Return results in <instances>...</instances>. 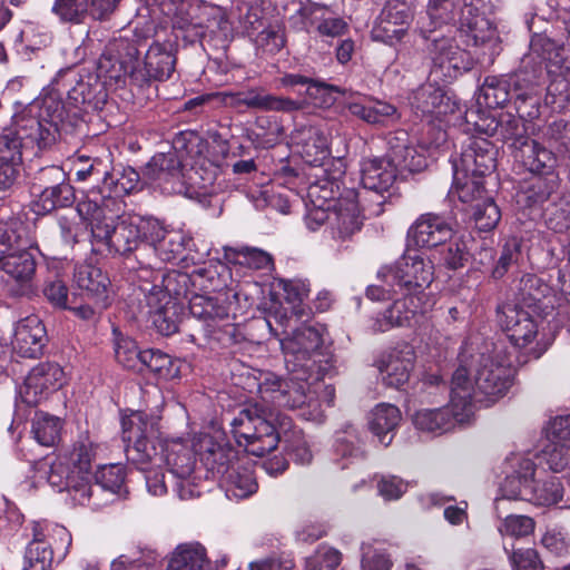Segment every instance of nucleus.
Returning <instances> with one entry per match:
<instances>
[{
  "label": "nucleus",
  "instance_id": "1",
  "mask_svg": "<svg viewBox=\"0 0 570 570\" xmlns=\"http://www.w3.org/2000/svg\"><path fill=\"white\" fill-rule=\"evenodd\" d=\"M122 440L129 461L146 470V464L168 468L171 478H187L194 472L197 455L181 438H157V420L136 411L121 420Z\"/></svg>",
  "mask_w": 570,
  "mask_h": 570
},
{
  "label": "nucleus",
  "instance_id": "2",
  "mask_svg": "<svg viewBox=\"0 0 570 570\" xmlns=\"http://www.w3.org/2000/svg\"><path fill=\"white\" fill-rule=\"evenodd\" d=\"M61 100L53 96L36 99L12 117L11 130L26 146L46 148L56 141L60 131H69L73 124L68 119Z\"/></svg>",
  "mask_w": 570,
  "mask_h": 570
},
{
  "label": "nucleus",
  "instance_id": "3",
  "mask_svg": "<svg viewBox=\"0 0 570 570\" xmlns=\"http://www.w3.org/2000/svg\"><path fill=\"white\" fill-rule=\"evenodd\" d=\"M463 366L468 373V382L472 386V400L479 402H495L502 397L512 384L513 368L511 354L503 342L491 343L484 346L472 365Z\"/></svg>",
  "mask_w": 570,
  "mask_h": 570
},
{
  "label": "nucleus",
  "instance_id": "4",
  "mask_svg": "<svg viewBox=\"0 0 570 570\" xmlns=\"http://www.w3.org/2000/svg\"><path fill=\"white\" fill-rule=\"evenodd\" d=\"M469 373L458 367L451 381L450 403L441 409H423L413 416L414 425L426 432H446L455 423H465L473 414L472 386L468 382Z\"/></svg>",
  "mask_w": 570,
  "mask_h": 570
},
{
  "label": "nucleus",
  "instance_id": "5",
  "mask_svg": "<svg viewBox=\"0 0 570 570\" xmlns=\"http://www.w3.org/2000/svg\"><path fill=\"white\" fill-rule=\"evenodd\" d=\"M292 374L282 379L274 373H261L257 379V391L263 401L272 402L278 406L292 410H302L306 420H318L321 416L320 403L315 392L309 389L307 377Z\"/></svg>",
  "mask_w": 570,
  "mask_h": 570
},
{
  "label": "nucleus",
  "instance_id": "6",
  "mask_svg": "<svg viewBox=\"0 0 570 570\" xmlns=\"http://www.w3.org/2000/svg\"><path fill=\"white\" fill-rule=\"evenodd\" d=\"M188 282V274L174 271L163 276V286L154 285L146 289V314L161 335L168 336L177 332L180 309L177 299L186 295Z\"/></svg>",
  "mask_w": 570,
  "mask_h": 570
},
{
  "label": "nucleus",
  "instance_id": "7",
  "mask_svg": "<svg viewBox=\"0 0 570 570\" xmlns=\"http://www.w3.org/2000/svg\"><path fill=\"white\" fill-rule=\"evenodd\" d=\"M377 276L395 294L412 295L430 302L426 288L433 281V263L417 252H406L392 265L380 268Z\"/></svg>",
  "mask_w": 570,
  "mask_h": 570
},
{
  "label": "nucleus",
  "instance_id": "8",
  "mask_svg": "<svg viewBox=\"0 0 570 570\" xmlns=\"http://www.w3.org/2000/svg\"><path fill=\"white\" fill-rule=\"evenodd\" d=\"M480 98L489 108L503 107L514 98V104L521 117H534L535 111H527V104L531 107L538 105L537 82L534 77L524 70L503 77H487L481 89Z\"/></svg>",
  "mask_w": 570,
  "mask_h": 570
},
{
  "label": "nucleus",
  "instance_id": "9",
  "mask_svg": "<svg viewBox=\"0 0 570 570\" xmlns=\"http://www.w3.org/2000/svg\"><path fill=\"white\" fill-rule=\"evenodd\" d=\"M32 537L24 553L26 570H49L55 550L65 557L72 541L70 532L63 525L49 521L35 522Z\"/></svg>",
  "mask_w": 570,
  "mask_h": 570
},
{
  "label": "nucleus",
  "instance_id": "10",
  "mask_svg": "<svg viewBox=\"0 0 570 570\" xmlns=\"http://www.w3.org/2000/svg\"><path fill=\"white\" fill-rule=\"evenodd\" d=\"M196 167H191L187 173L177 151L156 154L147 164L145 177L156 188L164 194H188L190 189L202 187Z\"/></svg>",
  "mask_w": 570,
  "mask_h": 570
},
{
  "label": "nucleus",
  "instance_id": "11",
  "mask_svg": "<svg viewBox=\"0 0 570 570\" xmlns=\"http://www.w3.org/2000/svg\"><path fill=\"white\" fill-rule=\"evenodd\" d=\"M498 323L514 346L525 348L535 358L547 350V344L537 340L539 325L527 309L512 304L503 305L498 309Z\"/></svg>",
  "mask_w": 570,
  "mask_h": 570
},
{
  "label": "nucleus",
  "instance_id": "12",
  "mask_svg": "<svg viewBox=\"0 0 570 570\" xmlns=\"http://www.w3.org/2000/svg\"><path fill=\"white\" fill-rule=\"evenodd\" d=\"M432 59L431 75L442 81H451L473 67L470 53L461 49L452 37L432 39L429 47Z\"/></svg>",
  "mask_w": 570,
  "mask_h": 570
},
{
  "label": "nucleus",
  "instance_id": "13",
  "mask_svg": "<svg viewBox=\"0 0 570 570\" xmlns=\"http://www.w3.org/2000/svg\"><path fill=\"white\" fill-rule=\"evenodd\" d=\"M507 124L504 125V119L502 118L495 129H500L502 137L505 139L515 137V157L533 174L552 173L556 166L553 154L535 140L522 136L518 137L520 134V120L511 116H507Z\"/></svg>",
  "mask_w": 570,
  "mask_h": 570
},
{
  "label": "nucleus",
  "instance_id": "14",
  "mask_svg": "<svg viewBox=\"0 0 570 570\" xmlns=\"http://www.w3.org/2000/svg\"><path fill=\"white\" fill-rule=\"evenodd\" d=\"M322 346V333L311 325H302L282 341L287 364L292 362L294 367H302L304 375L321 362Z\"/></svg>",
  "mask_w": 570,
  "mask_h": 570
},
{
  "label": "nucleus",
  "instance_id": "15",
  "mask_svg": "<svg viewBox=\"0 0 570 570\" xmlns=\"http://www.w3.org/2000/svg\"><path fill=\"white\" fill-rule=\"evenodd\" d=\"M66 382L63 370L56 363H40L26 376L19 389L23 403L35 406L63 386Z\"/></svg>",
  "mask_w": 570,
  "mask_h": 570
},
{
  "label": "nucleus",
  "instance_id": "16",
  "mask_svg": "<svg viewBox=\"0 0 570 570\" xmlns=\"http://www.w3.org/2000/svg\"><path fill=\"white\" fill-rule=\"evenodd\" d=\"M360 173L364 189L374 193L376 197V207L371 209V214L380 215L386 199L384 194L389 193L396 178L393 163L385 157H366L360 163Z\"/></svg>",
  "mask_w": 570,
  "mask_h": 570
},
{
  "label": "nucleus",
  "instance_id": "17",
  "mask_svg": "<svg viewBox=\"0 0 570 570\" xmlns=\"http://www.w3.org/2000/svg\"><path fill=\"white\" fill-rule=\"evenodd\" d=\"M176 66V51L173 42H153L144 60V69L131 68L130 77L139 85L150 80H167L174 72Z\"/></svg>",
  "mask_w": 570,
  "mask_h": 570
},
{
  "label": "nucleus",
  "instance_id": "18",
  "mask_svg": "<svg viewBox=\"0 0 570 570\" xmlns=\"http://www.w3.org/2000/svg\"><path fill=\"white\" fill-rule=\"evenodd\" d=\"M95 238L105 243L110 252L126 255L135 250L140 244L139 227L136 216L118 217L116 222L110 219L106 226L95 229Z\"/></svg>",
  "mask_w": 570,
  "mask_h": 570
},
{
  "label": "nucleus",
  "instance_id": "19",
  "mask_svg": "<svg viewBox=\"0 0 570 570\" xmlns=\"http://www.w3.org/2000/svg\"><path fill=\"white\" fill-rule=\"evenodd\" d=\"M451 224L438 214L426 213L420 215L411 225L407 236L417 247L433 248L441 246L453 236Z\"/></svg>",
  "mask_w": 570,
  "mask_h": 570
},
{
  "label": "nucleus",
  "instance_id": "20",
  "mask_svg": "<svg viewBox=\"0 0 570 570\" xmlns=\"http://www.w3.org/2000/svg\"><path fill=\"white\" fill-rule=\"evenodd\" d=\"M415 352L407 343L396 345L377 362L385 385L400 389L407 383L413 370Z\"/></svg>",
  "mask_w": 570,
  "mask_h": 570
},
{
  "label": "nucleus",
  "instance_id": "21",
  "mask_svg": "<svg viewBox=\"0 0 570 570\" xmlns=\"http://www.w3.org/2000/svg\"><path fill=\"white\" fill-rule=\"evenodd\" d=\"M194 451L207 470L219 478L234 465L236 460L242 459L233 448L216 442L213 436L206 433H200L194 438Z\"/></svg>",
  "mask_w": 570,
  "mask_h": 570
},
{
  "label": "nucleus",
  "instance_id": "22",
  "mask_svg": "<svg viewBox=\"0 0 570 570\" xmlns=\"http://www.w3.org/2000/svg\"><path fill=\"white\" fill-rule=\"evenodd\" d=\"M73 283L80 295L99 307L110 305V279L101 268L92 264H80L75 268Z\"/></svg>",
  "mask_w": 570,
  "mask_h": 570
},
{
  "label": "nucleus",
  "instance_id": "23",
  "mask_svg": "<svg viewBox=\"0 0 570 570\" xmlns=\"http://www.w3.org/2000/svg\"><path fill=\"white\" fill-rule=\"evenodd\" d=\"M495 149L492 142L483 137H469L464 142L461 156L454 159L459 169L471 175L485 176L495 168Z\"/></svg>",
  "mask_w": 570,
  "mask_h": 570
},
{
  "label": "nucleus",
  "instance_id": "24",
  "mask_svg": "<svg viewBox=\"0 0 570 570\" xmlns=\"http://www.w3.org/2000/svg\"><path fill=\"white\" fill-rule=\"evenodd\" d=\"M274 414L257 411L255 419L254 441L248 444V453L255 456H264L275 450L281 440V434L286 433L291 421L286 416L277 417L278 426L273 422Z\"/></svg>",
  "mask_w": 570,
  "mask_h": 570
},
{
  "label": "nucleus",
  "instance_id": "25",
  "mask_svg": "<svg viewBox=\"0 0 570 570\" xmlns=\"http://www.w3.org/2000/svg\"><path fill=\"white\" fill-rule=\"evenodd\" d=\"M392 298V305L374 323V330L377 332L407 325L416 314L423 313L430 305L429 301L412 295H397Z\"/></svg>",
  "mask_w": 570,
  "mask_h": 570
},
{
  "label": "nucleus",
  "instance_id": "26",
  "mask_svg": "<svg viewBox=\"0 0 570 570\" xmlns=\"http://www.w3.org/2000/svg\"><path fill=\"white\" fill-rule=\"evenodd\" d=\"M362 227L358 204L355 194L350 190L338 206L332 210L330 233L335 240L350 239Z\"/></svg>",
  "mask_w": 570,
  "mask_h": 570
},
{
  "label": "nucleus",
  "instance_id": "27",
  "mask_svg": "<svg viewBox=\"0 0 570 570\" xmlns=\"http://www.w3.org/2000/svg\"><path fill=\"white\" fill-rule=\"evenodd\" d=\"M46 341V328L37 315L27 316L17 324L13 347L22 357H38Z\"/></svg>",
  "mask_w": 570,
  "mask_h": 570
},
{
  "label": "nucleus",
  "instance_id": "28",
  "mask_svg": "<svg viewBox=\"0 0 570 570\" xmlns=\"http://www.w3.org/2000/svg\"><path fill=\"white\" fill-rule=\"evenodd\" d=\"M459 21L462 28H466L468 36L475 46H483L494 53L499 45L497 28L492 22L479 13V10L472 4L466 3L460 11Z\"/></svg>",
  "mask_w": 570,
  "mask_h": 570
},
{
  "label": "nucleus",
  "instance_id": "29",
  "mask_svg": "<svg viewBox=\"0 0 570 570\" xmlns=\"http://www.w3.org/2000/svg\"><path fill=\"white\" fill-rule=\"evenodd\" d=\"M225 97L230 98L235 107L246 106L247 108L272 110V111H296L303 108V104L282 96L265 94L261 89H250L244 92H228Z\"/></svg>",
  "mask_w": 570,
  "mask_h": 570
},
{
  "label": "nucleus",
  "instance_id": "30",
  "mask_svg": "<svg viewBox=\"0 0 570 570\" xmlns=\"http://www.w3.org/2000/svg\"><path fill=\"white\" fill-rule=\"evenodd\" d=\"M47 479L52 489L59 492L67 491L76 503L85 505L90 502L92 485L85 484L76 476L75 471L62 462L51 464Z\"/></svg>",
  "mask_w": 570,
  "mask_h": 570
},
{
  "label": "nucleus",
  "instance_id": "31",
  "mask_svg": "<svg viewBox=\"0 0 570 570\" xmlns=\"http://www.w3.org/2000/svg\"><path fill=\"white\" fill-rule=\"evenodd\" d=\"M389 161L393 163L395 171L404 169L420 171L426 166L425 157L410 142L405 131H397L387 140Z\"/></svg>",
  "mask_w": 570,
  "mask_h": 570
},
{
  "label": "nucleus",
  "instance_id": "32",
  "mask_svg": "<svg viewBox=\"0 0 570 570\" xmlns=\"http://www.w3.org/2000/svg\"><path fill=\"white\" fill-rule=\"evenodd\" d=\"M107 96V89L99 76L89 70H83L68 91V99L75 106L87 105L95 109L106 102Z\"/></svg>",
  "mask_w": 570,
  "mask_h": 570
},
{
  "label": "nucleus",
  "instance_id": "33",
  "mask_svg": "<svg viewBox=\"0 0 570 570\" xmlns=\"http://www.w3.org/2000/svg\"><path fill=\"white\" fill-rule=\"evenodd\" d=\"M228 498L245 499L257 490V482L247 456L236 460L234 465L220 478Z\"/></svg>",
  "mask_w": 570,
  "mask_h": 570
},
{
  "label": "nucleus",
  "instance_id": "34",
  "mask_svg": "<svg viewBox=\"0 0 570 570\" xmlns=\"http://www.w3.org/2000/svg\"><path fill=\"white\" fill-rule=\"evenodd\" d=\"M412 105L422 114H434L438 117L454 114L459 109L455 100L431 83L420 87L414 92Z\"/></svg>",
  "mask_w": 570,
  "mask_h": 570
},
{
  "label": "nucleus",
  "instance_id": "35",
  "mask_svg": "<svg viewBox=\"0 0 570 570\" xmlns=\"http://www.w3.org/2000/svg\"><path fill=\"white\" fill-rule=\"evenodd\" d=\"M299 154L306 164L320 166L331 155L330 135L321 127L309 126L299 132Z\"/></svg>",
  "mask_w": 570,
  "mask_h": 570
},
{
  "label": "nucleus",
  "instance_id": "36",
  "mask_svg": "<svg viewBox=\"0 0 570 570\" xmlns=\"http://www.w3.org/2000/svg\"><path fill=\"white\" fill-rule=\"evenodd\" d=\"M229 154V144L220 134L212 135L210 142L207 144V155L199 156L193 165L198 170V177L202 187L212 184L216 178L218 168Z\"/></svg>",
  "mask_w": 570,
  "mask_h": 570
},
{
  "label": "nucleus",
  "instance_id": "37",
  "mask_svg": "<svg viewBox=\"0 0 570 570\" xmlns=\"http://www.w3.org/2000/svg\"><path fill=\"white\" fill-rule=\"evenodd\" d=\"M30 246H19L9 254L0 257V269L11 279L24 285L29 283L36 271L33 256L28 252Z\"/></svg>",
  "mask_w": 570,
  "mask_h": 570
},
{
  "label": "nucleus",
  "instance_id": "38",
  "mask_svg": "<svg viewBox=\"0 0 570 570\" xmlns=\"http://www.w3.org/2000/svg\"><path fill=\"white\" fill-rule=\"evenodd\" d=\"M400 421V410L393 404L382 403L371 412L368 426L374 435L379 438V441L387 446L393 440V432Z\"/></svg>",
  "mask_w": 570,
  "mask_h": 570
},
{
  "label": "nucleus",
  "instance_id": "39",
  "mask_svg": "<svg viewBox=\"0 0 570 570\" xmlns=\"http://www.w3.org/2000/svg\"><path fill=\"white\" fill-rule=\"evenodd\" d=\"M189 312L193 317L205 323V331L208 333L228 316V308L218 299L199 294L189 298Z\"/></svg>",
  "mask_w": 570,
  "mask_h": 570
},
{
  "label": "nucleus",
  "instance_id": "40",
  "mask_svg": "<svg viewBox=\"0 0 570 570\" xmlns=\"http://www.w3.org/2000/svg\"><path fill=\"white\" fill-rule=\"evenodd\" d=\"M453 193L462 203L482 202L485 196L484 176L471 175L459 169L456 161H453Z\"/></svg>",
  "mask_w": 570,
  "mask_h": 570
},
{
  "label": "nucleus",
  "instance_id": "41",
  "mask_svg": "<svg viewBox=\"0 0 570 570\" xmlns=\"http://www.w3.org/2000/svg\"><path fill=\"white\" fill-rule=\"evenodd\" d=\"M292 13L288 17V24L296 31L311 32L317 30V23L325 13V6L311 0L292 2Z\"/></svg>",
  "mask_w": 570,
  "mask_h": 570
},
{
  "label": "nucleus",
  "instance_id": "42",
  "mask_svg": "<svg viewBox=\"0 0 570 570\" xmlns=\"http://www.w3.org/2000/svg\"><path fill=\"white\" fill-rule=\"evenodd\" d=\"M206 550L199 543L179 544L171 554L167 570H204Z\"/></svg>",
  "mask_w": 570,
  "mask_h": 570
},
{
  "label": "nucleus",
  "instance_id": "43",
  "mask_svg": "<svg viewBox=\"0 0 570 570\" xmlns=\"http://www.w3.org/2000/svg\"><path fill=\"white\" fill-rule=\"evenodd\" d=\"M558 187L559 177L554 171L535 174L520 193V197L529 205L543 203L550 198Z\"/></svg>",
  "mask_w": 570,
  "mask_h": 570
},
{
  "label": "nucleus",
  "instance_id": "44",
  "mask_svg": "<svg viewBox=\"0 0 570 570\" xmlns=\"http://www.w3.org/2000/svg\"><path fill=\"white\" fill-rule=\"evenodd\" d=\"M19 246H32L27 227L17 218L0 222V257Z\"/></svg>",
  "mask_w": 570,
  "mask_h": 570
},
{
  "label": "nucleus",
  "instance_id": "45",
  "mask_svg": "<svg viewBox=\"0 0 570 570\" xmlns=\"http://www.w3.org/2000/svg\"><path fill=\"white\" fill-rule=\"evenodd\" d=\"M108 203L109 202L102 199V197L91 188L86 198L80 200L77 205L79 216L89 223L94 237L97 227L106 226L110 222V219H107L105 213Z\"/></svg>",
  "mask_w": 570,
  "mask_h": 570
},
{
  "label": "nucleus",
  "instance_id": "46",
  "mask_svg": "<svg viewBox=\"0 0 570 570\" xmlns=\"http://www.w3.org/2000/svg\"><path fill=\"white\" fill-rule=\"evenodd\" d=\"M38 195V212L50 213L59 207H68L75 200L73 187L69 183L58 186H45Z\"/></svg>",
  "mask_w": 570,
  "mask_h": 570
},
{
  "label": "nucleus",
  "instance_id": "47",
  "mask_svg": "<svg viewBox=\"0 0 570 570\" xmlns=\"http://www.w3.org/2000/svg\"><path fill=\"white\" fill-rule=\"evenodd\" d=\"M307 197L309 204L316 205L317 207H330L332 210L344 199V197H341L340 183L334 178L318 179L309 185Z\"/></svg>",
  "mask_w": 570,
  "mask_h": 570
},
{
  "label": "nucleus",
  "instance_id": "48",
  "mask_svg": "<svg viewBox=\"0 0 570 570\" xmlns=\"http://www.w3.org/2000/svg\"><path fill=\"white\" fill-rule=\"evenodd\" d=\"M95 455L96 446L88 439L78 441L70 453L71 471H75L76 476L85 484H90L91 463Z\"/></svg>",
  "mask_w": 570,
  "mask_h": 570
},
{
  "label": "nucleus",
  "instance_id": "49",
  "mask_svg": "<svg viewBox=\"0 0 570 570\" xmlns=\"http://www.w3.org/2000/svg\"><path fill=\"white\" fill-rule=\"evenodd\" d=\"M563 487L557 476H549L543 481H533L527 501L538 505H551L561 500Z\"/></svg>",
  "mask_w": 570,
  "mask_h": 570
},
{
  "label": "nucleus",
  "instance_id": "50",
  "mask_svg": "<svg viewBox=\"0 0 570 570\" xmlns=\"http://www.w3.org/2000/svg\"><path fill=\"white\" fill-rule=\"evenodd\" d=\"M191 239L179 230L169 233L156 245L155 253L163 262L174 263L184 259V252Z\"/></svg>",
  "mask_w": 570,
  "mask_h": 570
},
{
  "label": "nucleus",
  "instance_id": "51",
  "mask_svg": "<svg viewBox=\"0 0 570 570\" xmlns=\"http://www.w3.org/2000/svg\"><path fill=\"white\" fill-rule=\"evenodd\" d=\"M61 430L59 417L38 412L32 420L35 440L43 446H52L58 441Z\"/></svg>",
  "mask_w": 570,
  "mask_h": 570
},
{
  "label": "nucleus",
  "instance_id": "52",
  "mask_svg": "<svg viewBox=\"0 0 570 570\" xmlns=\"http://www.w3.org/2000/svg\"><path fill=\"white\" fill-rule=\"evenodd\" d=\"M532 52L537 53L543 60L550 61L553 65H563L566 58L563 53L569 50L564 40H554L547 35H535L530 42Z\"/></svg>",
  "mask_w": 570,
  "mask_h": 570
},
{
  "label": "nucleus",
  "instance_id": "53",
  "mask_svg": "<svg viewBox=\"0 0 570 570\" xmlns=\"http://www.w3.org/2000/svg\"><path fill=\"white\" fill-rule=\"evenodd\" d=\"M132 67L125 66L121 61L116 58L102 55L97 63V70L94 72L96 76H99V79L105 85V88L108 90L109 87L116 86L125 81L127 75H130V70Z\"/></svg>",
  "mask_w": 570,
  "mask_h": 570
},
{
  "label": "nucleus",
  "instance_id": "54",
  "mask_svg": "<svg viewBox=\"0 0 570 570\" xmlns=\"http://www.w3.org/2000/svg\"><path fill=\"white\" fill-rule=\"evenodd\" d=\"M115 335V356L117 362L127 370L141 372L140 355L135 341L122 336L117 328H114Z\"/></svg>",
  "mask_w": 570,
  "mask_h": 570
},
{
  "label": "nucleus",
  "instance_id": "55",
  "mask_svg": "<svg viewBox=\"0 0 570 570\" xmlns=\"http://www.w3.org/2000/svg\"><path fill=\"white\" fill-rule=\"evenodd\" d=\"M257 407H248L242 410L237 416L232 421V432L235 440L239 445H244L248 453V444L254 441L255 434V419L257 415Z\"/></svg>",
  "mask_w": 570,
  "mask_h": 570
},
{
  "label": "nucleus",
  "instance_id": "56",
  "mask_svg": "<svg viewBox=\"0 0 570 570\" xmlns=\"http://www.w3.org/2000/svg\"><path fill=\"white\" fill-rule=\"evenodd\" d=\"M440 250V263L449 269L462 268L470 259V252L463 237L452 236Z\"/></svg>",
  "mask_w": 570,
  "mask_h": 570
},
{
  "label": "nucleus",
  "instance_id": "57",
  "mask_svg": "<svg viewBox=\"0 0 570 570\" xmlns=\"http://www.w3.org/2000/svg\"><path fill=\"white\" fill-rule=\"evenodd\" d=\"M363 444L364 442L358 430L353 424H348L341 435L337 436L335 451L343 458L364 459L365 450Z\"/></svg>",
  "mask_w": 570,
  "mask_h": 570
},
{
  "label": "nucleus",
  "instance_id": "58",
  "mask_svg": "<svg viewBox=\"0 0 570 570\" xmlns=\"http://www.w3.org/2000/svg\"><path fill=\"white\" fill-rule=\"evenodd\" d=\"M51 12L61 22L78 24L89 14V0H55Z\"/></svg>",
  "mask_w": 570,
  "mask_h": 570
},
{
  "label": "nucleus",
  "instance_id": "59",
  "mask_svg": "<svg viewBox=\"0 0 570 570\" xmlns=\"http://www.w3.org/2000/svg\"><path fill=\"white\" fill-rule=\"evenodd\" d=\"M96 485L114 494H121L125 469L119 464L104 465L95 473Z\"/></svg>",
  "mask_w": 570,
  "mask_h": 570
},
{
  "label": "nucleus",
  "instance_id": "60",
  "mask_svg": "<svg viewBox=\"0 0 570 570\" xmlns=\"http://www.w3.org/2000/svg\"><path fill=\"white\" fill-rule=\"evenodd\" d=\"M379 17L400 22L403 28H410L414 18V0H387Z\"/></svg>",
  "mask_w": 570,
  "mask_h": 570
},
{
  "label": "nucleus",
  "instance_id": "61",
  "mask_svg": "<svg viewBox=\"0 0 570 570\" xmlns=\"http://www.w3.org/2000/svg\"><path fill=\"white\" fill-rule=\"evenodd\" d=\"M407 30L400 22L377 17L371 35L373 40L393 46L402 41Z\"/></svg>",
  "mask_w": 570,
  "mask_h": 570
},
{
  "label": "nucleus",
  "instance_id": "62",
  "mask_svg": "<svg viewBox=\"0 0 570 570\" xmlns=\"http://www.w3.org/2000/svg\"><path fill=\"white\" fill-rule=\"evenodd\" d=\"M23 146H26L24 141L16 135V131L6 128L0 135V161L17 167L22 160Z\"/></svg>",
  "mask_w": 570,
  "mask_h": 570
},
{
  "label": "nucleus",
  "instance_id": "63",
  "mask_svg": "<svg viewBox=\"0 0 570 570\" xmlns=\"http://www.w3.org/2000/svg\"><path fill=\"white\" fill-rule=\"evenodd\" d=\"M474 220L482 232L492 230L501 219V212L491 197L484 198L474 206Z\"/></svg>",
  "mask_w": 570,
  "mask_h": 570
},
{
  "label": "nucleus",
  "instance_id": "64",
  "mask_svg": "<svg viewBox=\"0 0 570 570\" xmlns=\"http://www.w3.org/2000/svg\"><path fill=\"white\" fill-rule=\"evenodd\" d=\"M341 560L340 551L330 547H321L314 556L306 560V570H335Z\"/></svg>",
  "mask_w": 570,
  "mask_h": 570
}]
</instances>
